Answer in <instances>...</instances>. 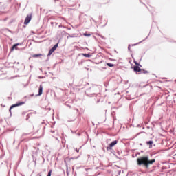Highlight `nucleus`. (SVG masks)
<instances>
[{"instance_id":"nucleus-1","label":"nucleus","mask_w":176,"mask_h":176,"mask_svg":"<svg viewBox=\"0 0 176 176\" xmlns=\"http://www.w3.org/2000/svg\"><path fill=\"white\" fill-rule=\"evenodd\" d=\"M138 166H142L143 164L145 167L148 168L149 166L153 164L156 162L155 159L149 160L148 157H142L140 158H138L137 160Z\"/></svg>"},{"instance_id":"nucleus-2","label":"nucleus","mask_w":176,"mask_h":176,"mask_svg":"<svg viewBox=\"0 0 176 176\" xmlns=\"http://www.w3.org/2000/svg\"><path fill=\"white\" fill-rule=\"evenodd\" d=\"M41 130L39 126H30L28 129V131H29V134H38Z\"/></svg>"},{"instance_id":"nucleus-3","label":"nucleus","mask_w":176,"mask_h":176,"mask_svg":"<svg viewBox=\"0 0 176 176\" xmlns=\"http://www.w3.org/2000/svg\"><path fill=\"white\" fill-rule=\"evenodd\" d=\"M25 104V102H17L14 104H12L10 108V112L11 113L12 112V109H13V108H16V107H20L21 105H24Z\"/></svg>"},{"instance_id":"nucleus-4","label":"nucleus","mask_w":176,"mask_h":176,"mask_svg":"<svg viewBox=\"0 0 176 176\" xmlns=\"http://www.w3.org/2000/svg\"><path fill=\"white\" fill-rule=\"evenodd\" d=\"M32 19V14L27 15L24 21L25 25H27L30 23V21H31Z\"/></svg>"},{"instance_id":"nucleus-5","label":"nucleus","mask_w":176,"mask_h":176,"mask_svg":"<svg viewBox=\"0 0 176 176\" xmlns=\"http://www.w3.org/2000/svg\"><path fill=\"white\" fill-rule=\"evenodd\" d=\"M116 144H118V141L117 140L113 141L109 145V146L107 147V151H111V149H112V148H113V146H115V145H116Z\"/></svg>"},{"instance_id":"nucleus-6","label":"nucleus","mask_w":176,"mask_h":176,"mask_svg":"<svg viewBox=\"0 0 176 176\" xmlns=\"http://www.w3.org/2000/svg\"><path fill=\"white\" fill-rule=\"evenodd\" d=\"M57 47H58V43L56 44L51 50H50L48 56H52Z\"/></svg>"},{"instance_id":"nucleus-7","label":"nucleus","mask_w":176,"mask_h":176,"mask_svg":"<svg viewBox=\"0 0 176 176\" xmlns=\"http://www.w3.org/2000/svg\"><path fill=\"white\" fill-rule=\"evenodd\" d=\"M142 69L139 67V66H134L133 67V71H135V72L136 74H140Z\"/></svg>"},{"instance_id":"nucleus-8","label":"nucleus","mask_w":176,"mask_h":176,"mask_svg":"<svg viewBox=\"0 0 176 176\" xmlns=\"http://www.w3.org/2000/svg\"><path fill=\"white\" fill-rule=\"evenodd\" d=\"M43 91V86L41 85L38 88V96H42V93Z\"/></svg>"},{"instance_id":"nucleus-9","label":"nucleus","mask_w":176,"mask_h":176,"mask_svg":"<svg viewBox=\"0 0 176 176\" xmlns=\"http://www.w3.org/2000/svg\"><path fill=\"white\" fill-rule=\"evenodd\" d=\"M41 56H42V54H33L32 56V57H33L34 58H36V57H41Z\"/></svg>"},{"instance_id":"nucleus-10","label":"nucleus","mask_w":176,"mask_h":176,"mask_svg":"<svg viewBox=\"0 0 176 176\" xmlns=\"http://www.w3.org/2000/svg\"><path fill=\"white\" fill-rule=\"evenodd\" d=\"M17 46H19V43L14 45L11 50H14V49L17 50Z\"/></svg>"},{"instance_id":"nucleus-11","label":"nucleus","mask_w":176,"mask_h":176,"mask_svg":"<svg viewBox=\"0 0 176 176\" xmlns=\"http://www.w3.org/2000/svg\"><path fill=\"white\" fill-rule=\"evenodd\" d=\"M147 145H150V146H152V144H153V141L150 140L146 142Z\"/></svg>"},{"instance_id":"nucleus-12","label":"nucleus","mask_w":176,"mask_h":176,"mask_svg":"<svg viewBox=\"0 0 176 176\" xmlns=\"http://www.w3.org/2000/svg\"><path fill=\"white\" fill-rule=\"evenodd\" d=\"M140 74H148V71L146 70H144V69H142L140 71Z\"/></svg>"},{"instance_id":"nucleus-13","label":"nucleus","mask_w":176,"mask_h":176,"mask_svg":"<svg viewBox=\"0 0 176 176\" xmlns=\"http://www.w3.org/2000/svg\"><path fill=\"white\" fill-rule=\"evenodd\" d=\"M82 55L84 56V57H87V58L91 57V55L89 54H82Z\"/></svg>"},{"instance_id":"nucleus-14","label":"nucleus","mask_w":176,"mask_h":176,"mask_svg":"<svg viewBox=\"0 0 176 176\" xmlns=\"http://www.w3.org/2000/svg\"><path fill=\"white\" fill-rule=\"evenodd\" d=\"M107 65H108V67H115V65L112 64V63H107Z\"/></svg>"},{"instance_id":"nucleus-15","label":"nucleus","mask_w":176,"mask_h":176,"mask_svg":"<svg viewBox=\"0 0 176 176\" xmlns=\"http://www.w3.org/2000/svg\"><path fill=\"white\" fill-rule=\"evenodd\" d=\"M47 176H52V170H50L49 172H48V174Z\"/></svg>"},{"instance_id":"nucleus-16","label":"nucleus","mask_w":176,"mask_h":176,"mask_svg":"<svg viewBox=\"0 0 176 176\" xmlns=\"http://www.w3.org/2000/svg\"><path fill=\"white\" fill-rule=\"evenodd\" d=\"M90 35H91L90 34H86V33L84 34V36H90Z\"/></svg>"},{"instance_id":"nucleus-17","label":"nucleus","mask_w":176,"mask_h":176,"mask_svg":"<svg viewBox=\"0 0 176 176\" xmlns=\"http://www.w3.org/2000/svg\"><path fill=\"white\" fill-rule=\"evenodd\" d=\"M135 65H137L136 67H138V65H140V63L135 62Z\"/></svg>"},{"instance_id":"nucleus-18","label":"nucleus","mask_w":176,"mask_h":176,"mask_svg":"<svg viewBox=\"0 0 176 176\" xmlns=\"http://www.w3.org/2000/svg\"><path fill=\"white\" fill-rule=\"evenodd\" d=\"M128 49L130 50V46L128 47Z\"/></svg>"},{"instance_id":"nucleus-19","label":"nucleus","mask_w":176,"mask_h":176,"mask_svg":"<svg viewBox=\"0 0 176 176\" xmlns=\"http://www.w3.org/2000/svg\"><path fill=\"white\" fill-rule=\"evenodd\" d=\"M41 176V175H40Z\"/></svg>"}]
</instances>
